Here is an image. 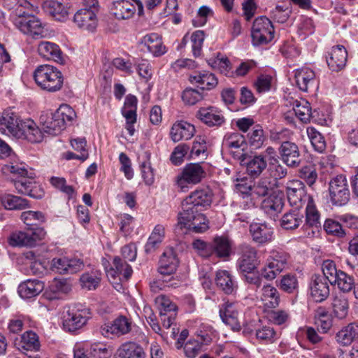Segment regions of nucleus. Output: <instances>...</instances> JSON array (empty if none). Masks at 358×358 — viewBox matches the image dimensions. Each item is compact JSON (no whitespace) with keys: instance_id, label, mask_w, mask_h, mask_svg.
<instances>
[{"instance_id":"obj_4","label":"nucleus","mask_w":358,"mask_h":358,"mask_svg":"<svg viewBox=\"0 0 358 358\" xmlns=\"http://www.w3.org/2000/svg\"><path fill=\"white\" fill-rule=\"evenodd\" d=\"M10 19L15 27L24 34L35 38H43L46 35L44 25L40 19L24 10H14L10 15Z\"/></svg>"},{"instance_id":"obj_56","label":"nucleus","mask_w":358,"mask_h":358,"mask_svg":"<svg viewBox=\"0 0 358 358\" xmlns=\"http://www.w3.org/2000/svg\"><path fill=\"white\" fill-rule=\"evenodd\" d=\"M20 217L27 226H38L45 220L44 214L40 211H24L21 214Z\"/></svg>"},{"instance_id":"obj_27","label":"nucleus","mask_w":358,"mask_h":358,"mask_svg":"<svg viewBox=\"0 0 358 358\" xmlns=\"http://www.w3.org/2000/svg\"><path fill=\"white\" fill-rule=\"evenodd\" d=\"M37 50L38 55L44 59L52 60L59 64L64 62L63 53L59 45L55 43L41 41L38 45Z\"/></svg>"},{"instance_id":"obj_60","label":"nucleus","mask_w":358,"mask_h":358,"mask_svg":"<svg viewBox=\"0 0 358 358\" xmlns=\"http://www.w3.org/2000/svg\"><path fill=\"white\" fill-rule=\"evenodd\" d=\"M327 234L338 238H343L346 233L340 222L333 219H327L323 225Z\"/></svg>"},{"instance_id":"obj_46","label":"nucleus","mask_w":358,"mask_h":358,"mask_svg":"<svg viewBox=\"0 0 358 358\" xmlns=\"http://www.w3.org/2000/svg\"><path fill=\"white\" fill-rule=\"evenodd\" d=\"M223 145L229 149L240 150L241 152L238 155H239L244 153V148L246 146L245 136L238 132L228 133L224 138Z\"/></svg>"},{"instance_id":"obj_3","label":"nucleus","mask_w":358,"mask_h":358,"mask_svg":"<svg viewBox=\"0 0 358 358\" xmlns=\"http://www.w3.org/2000/svg\"><path fill=\"white\" fill-rule=\"evenodd\" d=\"M76 115L67 104H63L55 113H45L41 115L40 121L45 133L57 135L65 129L66 122H72Z\"/></svg>"},{"instance_id":"obj_51","label":"nucleus","mask_w":358,"mask_h":358,"mask_svg":"<svg viewBox=\"0 0 358 358\" xmlns=\"http://www.w3.org/2000/svg\"><path fill=\"white\" fill-rule=\"evenodd\" d=\"M333 313L338 319H344L348 315L349 304L347 299L342 296H336L332 302Z\"/></svg>"},{"instance_id":"obj_54","label":"nucleus","mask_w":358,"mask_h":358,"mask_svg":"<svg viewBox=\"0 0 358 358\" xmlns=\"http://www.w3.org/2000/svg\"><path fill=\"white\" fill-rule=\"evenodd\" d=\"M306 132L315 150L318 152H322L326 148V143L322 135L312 127H308Z\"/></svg>"},{"instance_id":"obj_35","label":"nucleus","mask_w":358,"mask_h":358,"mask_svg":"<svg viewBox=\"0 0 358 358\" xmlns=\"http://www.w3.org/2000/svg\"><path fill=\"white\" fill-rule=\"evenodd\" d=\"M284 206L283 194L281 192H271L262 203V210L268 215L280 213Z\"/></svg>"},{"instance_id":"obj_43","label":"nucleus","mask_w":358,"mask_h":358,"mask_svg":"<svg viewBox=\"0 0 358 358\" xmlns=\"http://www.w3.org/2000/svg\"><path fill=\"white\" fill-rule=\"evenodd\" d=\"M164 235V227L162 224H157L145 245V252L146 253H151L154 252L163 241Z\"/></svg>"},{"instance_id":"obj_40","label":"nucleus","mask_w":358,"mask_h":358,"mask_svg":"<svg viewBox=\"0 0 358 358\" xmlns=\"http://www.w3.org/2000/svg\"><path fill=\"white\" fill-rule=\"evenodd\" d=\"M336 342L343 346L350 345L358 339V324L350 323L338 331L335 336Z\"/></svg>"},{"instance_id":"obj_5","label":"nucleus","mask_w":358,"mask_h":358,"mask_svg":"<svg viewBox=\"0 0 358 358\" xmlns=\"http://www.w3.org/2000/svg\"><path fill=\"white\" fill-rule=\"evenodd\" d=\"M36 84L48 92H57L63 85V76L56 67L49 65H41L36 68L34 73Z\"/></svg>"},{"instance_id":"obj_42","label":"nucleus","mask_w":358,"mask_h":358,"mask_svg":"<svg viewBox=\"0 0 358 358\" xmlns=\"http://www.w3.org/2000/svg\"><path fill=\"white\" fill-rule=\"evenodd\" d=\"M45 11L56 20L64 21L67 17V8L57 0H47L43 3Z\"/></svg>"},{"instance_id":"obj_63","label":"nucleus","mask_w":358,"mask_h":358,"mask_svg":"<svg viewBox=\"0 0 358 358\" xmlns=\"http://www.w3.org/2000/svg\"><path fill=\"white\" fill-rule=\"evenodd\" d=\"M299 177L303 179L307 185L312 186L317 179L316 169L313 165L303 166L299 171Z\"/></svg>"},{"instance_id":"obj_32","label":"nucleus","mask_w":358,"mask_h":358,"mask_svg":"<svg viewBox=\"0 0 358 358\" xmlns=\"http://www.w3.org/2000/svg\"><path fill=\"white\" fill-rule=\"evenodd\" d=\"M196 117L208 127H219L224 122V116L213 107L200 108Z\"/></svg>"},{"instance_id":"obj_23","label":"nucleus","mask_w":358,"mask_h":358,"mask_svg":"<svg viewBox=\"0 0 358 358\" xmlns=\"http://www.w3.org/2000/svg\"><path fill=\"white\" fill-rule=\"evenodd\" d=\"M236 157L241 160L242 164L246 166L247 172L252 177L259 176L267 165L264 157L262 155H255L247 158L245 153H241L239 155H236Z\"/></svg>"},{"instance_id":"obj_61","label":"nucleus","mask_w":358,"mask_h":358,"mask_svg":"<svg viewBox=\"0 0 358 358\" xmlns=\"http://www.w3.org/2000/svg\"><path fill=\"white\" fill-rule=\"evenodd\" d=\"M256 337L264 343H273L278 338V335L273 327L264 326L256 331Z\"/></svg>"},{"instance_id":"obj_19","label":"nucleus","mask_w":358,"mask_h":358,"mask_svg":"<svg viewBox=\"0 0 358 358\" xmlns=\"http://www.w3.org/2000/svg\"><path fill=\"white\" fill-rule=\"evenodd\" d=\"M73 22L76 25L83 30L94 31L98 24V20L94 10L81 8L74 15Z\"/></svg>"},{"instance_id":"obj_34","label":"nucleus","mask_w":358,"mask_h":358,"mask_svg":"<svg viewBox=\"0 0 358 358\" xmlns=\"http://www.w3.org/2000/svg\"><path fill=\"white\" fill-rule=\"evenodd\" d=\"M113 358H145V352L138 343L125 342L117 348Z\"/></svg>"},{"instance_id":"obj_13","label":"nucleus","mask_w":358,"mask_h":358,"mask_svg":"<svg viewBox=\"0 0 358 358\" xmlns=\"http://www.w3.org/2000/svg\"><path fill=\"white\" fill-rule=\"evenodd\" d=\"M286 189L288 201L296 209H299L313 198L306 194L304 184L301 180L289 181Z\"/></svg>"},{"instance_id":"obj_36","label":"nucleus","mask_w":358,"mask_h":358,"mask_svg":"<svg viewBox=\"0 0 358 358\" xmlns=\"http://www.w3.org/2000/svg\"><path fill=\"white\" fill-rule=\"evenodd\" d=\"M192 84L197 85L202 90H210L217 85V78L215 76L206 71L195 72L189 78Z\"/></svg>"},{"instance_id":"obj_33","label":"nucleus","mask_w":358,"mask_h":358,"mask_svg":"<svg viewBox=\"0 0 358 358\" xmlns=\"http://www.w3.org/2000/svg\"><path fill=\"white\" fill-rule=\"evenodd\" d=\"M141 43L155 57L162 56L166 52L162 37L157 33H150L144 36L141 39Z\"/></svg>"},{"instance_id":"obj_48","label":"nucleus","mask_w":358,"mask_h":358,"mask_svg":"<svg viewBox=\"0 0 358 358\" xmlns=\"http://www.w3.org/2000/svg\"><path fill=\"white\" fill-rule=\"evenodd\" d=\"M101 279V273L98 270L83 273L80 278L81 286L89 290L95 289L99 285Z\"/></svg>"},{"instance_id":"obj_29","label":"nucleus","mask_w":358,"mask_h":358,"mask_svg":"<svg viewBox=\"0 0 358 358\" xmlns=\"http://www.w3.org/2000/svg\"><path fill=\"white\" fill-rule=\"evenodd\" d=\"M20 132L22 135L16 138L27 139L31 143L41 142L43 134L37 124L31 119H26L21 122Z\"/></svg>"},{"instance_id":"obj_12","label":"nucleus","mask_w":358,"mask_h":358,"mask_svg":"<svg viewBox=\"0 0 358 358\" xmlns=\"http://www.w3.org/2000/svg\"><path fill=\"white\" fill-rule=\"evenodd\" d=\"M132 326L133 322L131 318L120 315L113 322L103 324L100 331L104 337L113 338L129 334L132 329Z\"/></svg>"},{"instance_id":"obj_22","label":"nucleus","mask_w":358,"mask_h":358,"mask_svg":"<svg viewBox=\"0 0 358 358\" xmlns=\"http://www.w3.org/2000/svg\"><path fill=\"white\" fill-rule=\"evenodd\" d=\"M282 162L289 167H296L301 163L300 152L296 144L290 141L283 142L279 148Z\"/></svg>"},{"instance_id":"obj_2","label":"nucleus","mask_w":358,"mask_h":358,"mask_svg":"<svg viewBox=\"0 0 358 358\" xmlns=\"http://www.w3.org/2000/svg\"><path fill=\"white\" fill-rule=\"evenodd\" d=\"M27 168L28 166L22 162H14L3 166L2 171L5 174L11 173L19 176L18 179L13 180L14 187L18 193L41 199L44 196V189L34 180V173L29 171Z\"/></svg>"},{"instance_id":"obj_55","label":"nucleus","mask_w":358,"mask_h":358,"mask_svg":"<svg viewBox=\"0 0 358 358\" xmlns=\"http://www.w3.org/2000/svg\"><path fill=\"white\" fill-rule=\"evenodd\" d=\"M322 271L323 273L322 276H324L326 278V280H327L331 285H334L337 276L341 271V270L337 269L334 261L329 259L323 262Z\"/></svg>"},{"instance_id":"obj_58","label":"nucleus","mask_w":358,"mask_h":358,"mask_svg":"<svg viewBox=\"0 0 358 358\" xmlns=\"http://www.w3.org/2000/svg\"><path fill=\"white\" fill-rule=\"evenodd\" d=\"M90 355L94 358H110L113 355L111 347L104 343H90Z\"/></svg>"},{"instance_id":"obj_14","label":"nucleus","mask_w":358,"mask_h":358,"mask_svg":"<svg viewBox=\"0 0 358 358\" xmlns=\"http://www.w3.org/2000/svg\"><path fill=\"white\" fill-rule=\"evenodd\" d=\"M83 266V262L78 258L61 256L50 262L49 270L59 274H71L80 271Z\"/></svg>"},{"instance_id":"obj_7","label":"nucleus","mask_w":358,"mask_h":358,"mask_svg":"<svg viewBox=\"0 0 358 358\" xmlns=\"http://www.w3.org/2000/svg\"><path fill=\"white\" fill-rule=\"evenodd\" d=\"M177 227L181 230L203 233L209 228V222L205 215L199 211H180Z\"/></svg>"},{"instance_id":"obj_26","label":"nucleus","mask_w":358,"mask_h":358,"mask_svg":"<svg viewBox=\"0 0 358 358\" xmlns=\"http://www.w3.org/2000/svg\"><path fill=\"white\" fill-rule=\"evenodd\" d=\"M178 266V260L173 249H166L159 262V273L164 277H169L175 273Z\"/></svg>"},{"instance_id":"obj_45","label":"nucleus","mask_w":358,"mask_h":358,"mask_svg":"<svg viewBox=\"0 0 358 358\" xmlns=\"http://www.w3.org/2000/svg\"><path fill=\"white\" fill-rule=\"evenodd\" d=\"M26 258L29 260V267L34 275H43L48 271L50 262L44 258L37 257L30 251L26 254Z\"/></svg>"},{"instance_id":"obj_20","label":"nucleus","mask_w":358,"mask_h":358,"mask_svg":"<svg viewBox=\"0 0 358 358\" xmlns=\"http://www.w3.org/2000/svg\"><path fill=\"white\" fill-rule=\"evenodd\" d=\"M348 52L342 45L332 47L331 51L326 57L329 68L332 71L338 72L344 69L346 65Z\"/></svg>"},{"instance_id":"obj_38","label":"nucleus","mask_w":358,"mask_h":358,"mask_svg":"<svg viewBox=\"0 0 358 358\" xmlns=\"http://www.w3.org/2000/svg\"><path fill=\"white\" fill-rule=\"evenodd\" d=\"M15 345L22 352L25 351H38L40 348V342L38 335L32 331H25L19 341H15Z\"/></svg>"},{"instance_id":"obj_30","label":"nucleus","mask_w":358,"mask_h":358,"mask_svg":"<svg viewBox=\"0 0 358 358\" xmlns=\"http://www.w3.org/2000/svg\"><path fill=\"white\" fill-rule=\"evenodd\" d=\"M294 79L296 86L303 92H307L316 84L315 73L308 66L296 69L294 72Z\"/></svg>"},{"instance_id":"obj_64","label":"nucleus","mask_w":358,"mask_h":358,"mask_svg":"<svg viewBox=\"0 0 358 358\" xmlns=\"http://www.w3.org/2000/svg\"><path fill=\"white\" fill-rule=\"evenodd\" d=\"M280 288L287 293H292L298 287V280L295 275L287 274L282 277Z\"/></svg>"},{"instance_id":"obj_50","label":"nucleus","mask_w":358,"mask_h":358,"mask_svg":"<svg viewBox=\"0 0 358 358\" xmlns=\"http://www.w3.org/2000/svg\"><path fill=\"white\" fill-rule=\"evenodd\" d=\"M273 191V186L269 178H262L255 182L252 188V196L257 198L268 195Z\"/></svg>"},{"instance_id":"obj_16","label":"nucleus","mask_w":358,"mask_h":358,"mask_svg":"<svg viewBox=\"0 0 358 358\" xmlns=\"http://www.w3.org/2000/svg\"><path fill=\"white\" fill-rule=\"evenodd\" d=\"M252 241L259 245H265L274 239V229L266 222H252L249 227Z\"/></svg>"},{"instance_id":"obj_17","label":"nucleus","mask_w":358,"mask_h":358,"mask_svg":"<svg viewBox=\"0 0 358 358\" xmlns=\"http://www.w3.org/2000/svg\"><path fill=\"white\" fill-rule=\"evenodd\" d=\"M219 313L222 321L230 327L234 331L241 330V324L238 319L239 313L236 303L224 302L220 306Z\"/></svg>"},{"instance_id":"obj_11","label":"nucleus","mask_w":358,"mask_h":358,"mask_svg":"<svg viewBox=\"0 0 358 358\" xmlns=\"http://www.w3.org/2000/svg\"><path fill=\"white\" fill-rule=\"evenodd\" d=\"M239 257L236 266L241 273H251L256 270L260 264L258 252L248 244H242L239 248Z\"/></svg>"},{"instance_id":"obj_37","label":"nucleus","mask_w":358,"mask_h":358,"mask_svg":"<svg viewBox=\"0 0 358 358\" xmlns=\"http://www.w3.org/2000/svg\"><path fill=\"white\" fill-rule=\"evenodd\" d=\"M43 288L41 281L29 279L20 284L17 291L21 298L29 299L38 296Z\"/></svg>"},{"instance_id":"obj_28","label":"nucleus","mask_w":358,"mask_h":358,"mask_svg":"<svg viewBox=\"0 0 358 358\" xmlns=\"http://www.w3.org/2000/svg\"><path fill=\"white\" fill-rule=\"evenodd\" d=\"M90 318V312L87 309L71 310L68 311L65 317L64 325L69 331L77 330L83 327Z\"/></svg>"},{"instance_id":"obj_24","label":"nucleus","mask_w":358,"mask_h":358,"mask_svg":"<svg viewBox=\"0 0 358 358\" xmlns=\"http://www.w3.org/2000/svg\"><path fill=\"white\" fill-rule=\"evenodd\" d=\"M132 273L131 266L120 257H115L112 266L109 270H106L109 278L113 280L118 278L120 281L127 280L131 276Z\"/></svg>"},{"instance_id":"obj_39","label":"nucleus","mask_w":358,"mask_h":358,"mask_svg":"<svg viewBox=\"0 0 358 358\" xmlns=\"http://www.w3.org/2000/svg\"><path fill=\"white\" fill-rule=\"evenodd\" d=\"M260 300L265 308H275L278 306L280 303L279 292L271 285H264L261 289Z\"/></svg>"},{"instance_id":"obj_1","label":"nucleus","mask_w":358,"mask_h":358,"mask_svg":"<svg viewBox=\"0 0 358 358\" xmlns=\"http://www.w3.org/2000/svg\"><path fill=\"white\" fill-rule=\"evenodd\" d=\"M289 255L282 250H272L266 259L264 266L259 272L243 273L245 281L259 288L262 279L272 281L288 266Z\"/></svg>"},{"instance_id":"obj_53","label":"nucleus","mask_w":358,"mask_h":358,"mask_svg":"<svg viewBox=\"0 0 358 358\" xmlns=\"http://www.w3.org/2000/svg\"><path fill=\"white\" fill-rule=\"evenodd\" d=\"M212 247L213 253H215L219 257H227L231 254V244L226 238H215Z\"/></svg>"},{"instance_id":"obj_31","label":"nucleus","mask_w":358,"mask_h":358,"mask_svg":"<svg viewBox=\"0 0 358 358\" xmlns=\"http://www.w3.org/2000/svg\"><path fill=\"white\" fill-rule=\"evenodd\" d=\"M195 134L194 126L185 121L175 122L170 131V136L173 141L178 142L182 140H189Z\"/></svg>"},{"instance_id":"obj_44","label":"nucleus","mask_w":358,"mask_h":358,"mask_svg":"<svg viewBox=\"0 0 358 358\" xmlns=\"http://www.w3.org/2000/svg\"><path fill=\"white\" fill-rule=\"evenodd\" d=\"M306 219L304 227L317 228L320 226V213L317 208L313 199L306 203Z\"/></svg>"},{"instance_id":"obj_52","label":"nucleus","mask_w":358,"mask_h":358,"mask_svg":"<svg viewBox=\"0 0 358 358\" xmlns=\"http://www.w3.org/2000/svg\"><path fill=\"white\" fill-rule=\"evenodd\" d=\"M293 110L295 115L304 123L310 120L311 116V108L308 101L305 100L295 101Z\"/></svg>"},{"instance_id":"obj_21","label":"nucleus","mask_w":358,"mask_h":358,"mask_svg":"<svg viewBox=\"0 0 358 358\" xmlns=\"http://www.w3.org/2000/svg\"><path fill=\"white\" fill-rule=\"evenodd\" d=\"M134 4L129 0H118L113 3L114 15L117 19H129L131 17L138 7V13L141 15L143 12V4L140 1H134Z\"/></svg>"},{"instance_id":"obj_10","label":"nucleus","mask_w":358,"mask_h":358,"mask_svg":"<svg viewBox=\"0 0 358 358\" xmlns=\"http://www.w3.org/2000/svg\"><path fill=\"white\" fill-rule=\"evenodd\" d=\"M329 199L333 205L342 206L350 200V190L345 176L338 175L329 183Z\"/></svg>"},{"instance_id":"obj_47","label":"nucleus","mask_w":358,"mask_h":358,"mask_svg":"<svg viewBox=\"0 0 358 358\" xmlns=\"http://www.w3.org/2000/svg\"><path fill=\"white\" fill-rule=\"evenodd\" d=\"M1 203L8 210H23L29 207V202L27 199L13 194L2 196Z\"/></svg>"},{"instance_id":"obj_57","label":"nucleus","mask_w":358,"mask_h":358,"mask_svg":"<svg viewBox=\"0 0 358 358\" xmlns=\"http://www.w3.org/2000/svg\"><path fill=\"white\" fill-rule=\"evenodd\" d=\"M155 303L160 310L161 317L165 316L167 313H174L177 310L176 305L164 295L158 296L155 299Z\"/></svg>"},{"instance_id":"obj_8","label":"nucleus","mask_w":358,"mask_h":358,"mask_svg":"<svg viewBox=\"0 0 358 358\" xmlns=\"http://www.w3.org/2000/svg\"><path fill=\"white\" fill-rule=\"evenodd\" d=\"M213 201V192L208 187L197 188L181 203L180 211H199L209 207Z\"/></svg>"},{"instance_id":"obj_25","label":"nucleus","mask_w":358,"mask_h":358,"mask_svg":"<svg viewBox=\"0 0 358 358\" xmlns=\"http://www.w3.org/2000/svg\"><path fill=\"white\" fill-rule=\"evenodd\" d=\"M217 287L226 294H233L238 289L236 277L229 271L218 270L215 278Z\"/></svg>"},{"instance_id":"obj_59","label":"nucleus","mask_w":358,"mask_h":358,"mask_svg":"<svg viewBox=\"0 0 358 358\" xmlns=\"http://www.w3.org/2000/svg\"><path fill=\"white\" fill-rule=\"evenodd\" d=\"M334 285H336L338 288L343 292H348L352 290L355 285V280L352 275L347 274L341 271L336 279Z\"/></svg>"},{"instance_id":"obj_15","label":"nucleus","mask_w":358,"mask_h":358,"mask_svg":"<svg viewBox=\"0 0 358 358\" xmlns=\"http://www.w3.org/2000/svg\"><path fill=\"white\" fill-rule=\"evenodd\" d=\"M18 115L11 110H6L0 114V132L15 138L20 136L21 122Z\"/></svg>"},{"instance_id":"obj_62","label":"nucleus","mask_w":358,"mask_h":358,"mask_svg":"<svg viewBox=\"0 0 358 358\" xmlns=\"http://www.w3.org/2000/svg\"><path fill=\"white\" fill-rule=\"evenodd\" d=\"M31 241L29 239V231H15L9 238V243L12 246L31 247Z\"/></svg>"},{"instance_id":"obj_9","label":"nucleus","mask_w":358,"mask_h":358,"mask_svg":"<svg viewBox=\"0 0 358 358\" xmlns=\"http://www.w3.org/2000/svg\"><path fill=\"white\" fill-rule=\"evenodd\" d=\"M274 27L271 21L265 16L255 20L251 30L252 42L254 45H265L274 38Z\"/></svg>"},{"instance_id":"obj_6","label":"nucleus","mask_w":358,"mask_h":358,"mask_svg":"<svg viewBox=\"0 0 358 358\" xmlns=\"http://www.w3.org/2000/svg\"><path fill=\"white\" fill-rule=\"evenodd\" d=\"M206 176V170L201 163H189L176 176L174 185L180 192H186L189 190V185L200 183Z\"/></svg>"},{"instance_id":"obj_41","label":"nucleus","mask_w":358,"mask_h":358,"mask_svg":"<svg viewBox=\"0 0 358 358\" xmlns=\"http://www.w3.org/2000/svg\"><path fill=\"white\" fill-rule=\"evenodd\" d=\"M303 222V213L299 209L294 208L285 213L281 220L280 225L286 230H294Z\"/></svg>"},{"instance_id":"obj_18","label":"nucleus","mask_w":358,"mask_h":358,"mask_svg":"<svg viewBox=\"0 0 358 358\" xmlns=\"http://www.w3.org/2000/svg\"><path fill=\"white\" fill-rule=\"evenodd\" d=\"M329 282L321 275H313L309 283L310 293L314 301L322 302L329 295Z\"/></svg>"},{"instance_id":"obj_49","label":"nucleus","mask_w":358,"mask_h":358,"mask_svg":"<svg viewBox=\"0 0 358 358\" xmlns=\"http://www.w3.org/2000/svg\"><path fill=\"white\" fill-rule=\"evenodd\" d=\"M248 139L250 145L252 148H260L266 140L262 127L259 124L253 126L252 130L248 134Z\"/></svg>"}]
</instances>
